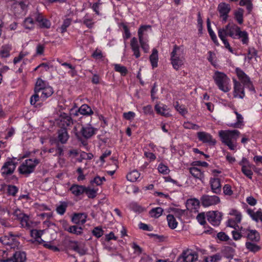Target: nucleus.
Segmentation results:
<instances>
[{
	"instance_id": "nucleus-38",
	"label": "nucleus",
	"mask_w": 262,
	"mask_h": 262,
	"mask_svg": "<svg viewBox=\"0 0 262 262\" xmlns=\"http://www.w3.org/2000/svg\"><path fill=\"white\" fill-rule=\"evenodd\" d=\"M163 212V209L161 207H156L150 210L149 214L152 217L158 218L162 215Z\"/></svg>"
},
{
	"instance_id": "nucleus-2",
	"label": "nucleus",
	"mask_w": 262,
	"mask_h": 262,
	"mask_svg": "<svg viewBox=\"0 0 262 262\" xmlns=\"http://www.w3.org/2000/svg\"><path fill=\"white\" fill-rule=\"evenodd\" d=\"M185 61L184 48L174 45L170 53V61L173 69L178 71L184 64Z\"/></svg>"
},
{
	"instance_id": "nucleus-42",
	"label": "nucleus",
	"mask_w": 262,
	"mask_h": 262,
	"mask_svg": "<svg viewBox=\"0 0 262 262\" xmlns=\"http://www.w3.org/2000/svg\"><path fill=\"white\" fill-rule=\"evenodd\" d=\"M11 49V47L9 45L3 46L2 49L0 51V56L3 58L9 56Z\"/></svg>"
},
{
	"instance_id": "nucleus-39",
	"label": "nucleus",
	"mask_w": 262,
	"mask_h": 262,
	"mask_svg": "<svg viewBox=\"0 0 262 262\" xmlns=\"http://www.w3.org/2000/svg\"><path fill=\"white\" fill-rule=\"evenodd\" d=\"M23 25L25 29L32 30L34 27V21L32 17H28L25 19Z\"/></svg>"
},
{
	"instance_id": "nucleus-22",
	"label": "nucleus",
	"mask_w": 262,
	"mask_h": 262,
	"mask_svg": "<svg viewBox=\"0 0 262 262\" xmlns=\"http://www.w3.org/2000/svg\"><path fill=\"white\" fill-rule=\"evenodd\" d=\"M70 190L74 195L78 196L84 193L85 191V187L83 185L73 184L70 187Z\"/></svg>"
},
{
	"instance_id": "nucleus-20",
	"label": "nucleus",
	"mask_w": 262,
	"mask_h": 262,
	"mask_svg": "<svg viewBox=\"0 0 262 262\" xmlns=\"http://www.w3.org/2000/svg\"><path fill=\"white\" fill-rule=\"evenodd\" d=\"M86 217L87 215L85 213H74L72 218V222L76 224L83 225L85 223Z\"/></svg>"
},
{
	"instance_id": "nucleus-32",
	"label": "nucleus",
	"mask_w": 262,
	"mask_h": 262,
	"mask_svg": "<svg viewBox=\"0 0 262 262\" xmlns=\"http://www.w3.org/2000/svg\"><path fill=\"white\" fill-rule=\"evenodd\" d=\"M189 172L195 178L202 180L204 177L203 173L201 171L200 169L196 167H190L189 168Z\"/></svg>"
},
{
	"instance_id": "nucleus-56",
	"label": "nucleus",
	"mask_w": 262,
	"mask_h": 262,
	"mask_svg": "<svg viewBox=\"0 0 262 262\" xmlns=\"http://www.w3.org/2000/svg\"><path fill=\"white\" fill-rule=\"evenodd\" d=\"M42 234V230H38L36 229H34L31 230V235L32 237L34 238V240H36L37 239H38L39 237H41Z\"/></svg>"
},
{
	"instance_id": "nucleus-49",
	"label": "nucleus",
	"mask_w": 262,
	"mask_h": 262,
	"mask_svg": "<svg viewBox=\"0 0 262 262\" xmlns=\"http://www.w3.org/2000/svg\"><path fill=\"white\" fill-rule=\"evenodd\" d=\"M115 70L116 71L121 73L122 75H125L127 73V70L124 66H121L120 64H116L115 65Z\"/></svg>"
},
{
	"instance_id": "nucleus-41",
	"label": "nucleus",
	"mask_w": 262,
	"mask_h": 262,
	"mask_svg": "<svg viewBox=\"0 0 262 262\" xmlns=\"http://www.w3.org/2000/svg\"><path fill=\"white\" fill-rule=\"evenodd\" d=\"M167 220L168 226L171 229H173L177 227L178 223L173 215L168 214L167 216Z\"/></svg>"
},
{
	"instance_id": "nucleus-48",
	"label": "nucleus",
	"mask_w": 262,
	"mask_h": 262,
	"mask_svg": "<svg viewBox=\"0 0 262 262\" xmlns=\"http://www.w3.org/2000/svg\"><path fill=\"white\" fill-rule=\"evenodd\" d=\"M89 198L94 199L96 197L97 191L94 189H91L90 187H85V191L84 192Z\"/></svg>"
},
{
	"instance_id": "nucleus-46",
	"label": "nucleus",
	"mask_w": 262,
	"mask_h": 262,
	"mask_svg": "<svg viewBox=\"0 0 262 262\" xmlns=\"http://www.w3.org/2000/svg\"><path fill=\"white\" fill-rule=\"evenodd\" d=\"M92 233L94 236L97 238L101 237L104 231L102 230L101 227L98 226L95 227L92 231Z\"/></svg>"
},
{
	"instance_id": "nucleus-21",
	"label": "nucleus",
	"mask_w": 262,
	"mask_h": 262,
	"mask_svg": "<svg viewBox=\"0 0 262 262\" xmlns=\"http://www.w3.org/2000/svg\"><path fill=\"white\" fill-rule=\"evenodd\" d=\"M16 235L9 232L8 235H5L0 238L1 243L5 245L11 246L16 242L15 237Z\"/></svg>"
},
{
	"instance_id": "nucleus-60",
	"label": "nucleus",
	"mask_w": 262,
	"mask_h": 262,
	"mask_svg": "<svg viewBox=\"0 0 262 262\" xmlns=\"http://www.w3.org/2000/svg\"><path fill=\"white\" fill-rule=\"evenodd\" d=\"M183 126L184 128L187 129H193L198 130L199 128V126L198 125L191 123L189 122H184Z\"/></svg>"
},
{
	"instance_id": "nucleus-37",
	"label": "nucleus",
	"mask_w": 262,
	"mask_h": 262,
	"mask_svg": "<svg viewBox=\"0 0 262 262\" xmlns=\"http://www.w3.org/2000/svg\"><path fill=\"white\" fill-rule=\"evenodd\" d=\"M63 244L64 245L68 246L69 248L73 250L74 251L76 252L78 251L79 246L77 245V242L70 241L68 239H65L63 241Z\"/></svg>"
},
{
	"instance_id": "nucleus-3",
	"label": "nucleus",
	"mask_w": 262,
	"mask_h": 262,
	"mask_svg": "<svg viewBox=\"0 0 262 262\" xmlns=\"http://www.w3.org/2000/svg\"><path fill=\"white\" fill-rule=\"evenodd\" d=\"M39 162V160L36 158L27 159L19 166L18 171L20 173L28 176L34 171L36 166Z\"/></svg>"
},
{
	"instance_id": "nucleus-57",
	"label": "nucleus",
	"mask_w": 262,
	"mask_h": 262,
	"mask_svg": "<svg viewBox=\"0 0 262 262\" xmlns=\"http://www.w3.org/2000/svg\"><path fill=\"white\" fill-rule=\"evenodd\" d=\"M222 141L225 143L226 145L228 146L229 149L231 150H234L236 146L234 144V143L232 142L231 140L227 139V140L225 138H221Z\"/></svg>"
},
{
	"instance_id": "nucleus-4",
	"label": "nucleus",
	"mask_w": 262,
	"mask_h": 262,
	"mask_svg": "<svg viewBox=\"0 0 262 262\" xmlns=\"http://www.w3.org/2000/svg\"><path fill=\"white\" fill-rule=\"evenodd\" d=\"M213 79L219 89L224 92H228L230 90L229 83L230 79L224 73L216 71L213 76Z\"/></svg>"
},
{
	"instance_id": "nucleus-43",
	"label": "nucleus",
	"mask_w": 262,
	"mask_h": 262,
	"mask_svg": "<svg viewBox=\"0 0 262 262\" xmlns=\"http://www.w3.org/2000/svg\"><path fill=\"white\" fill-rule=\"evenodd\" d=\"M218 35L221 40L223 41L225 47L231 53H233L232 48L230 47V44L226 38V36H223L222 34V32H218Z\"/></svg>"
},
{
	"instance_id": "nucleus-50",
	"label": "nucleus",
	"mask_w": 262,
	"mask_h": 262,
	"mask_svg": "<svg viewBox=\"0 0 262 262\" xmlns=\"http://www.w3.org/2000/svg\"><path fill=\"white\" fill-rule=\"evenodd\" d=\"M259 212H262L261 209L258 210L256 212H254L252 210L248 209V214L250 215V216L252 217V219L257 222L259 220V218L261 216L259 213H258Z\"/></svg>"
},
{
	"instance_id": "nucleus-34",
	"label": "nucleus",
	"mask_w": 262,
	"mask_h": 262,
	"mask_svg": "<svg viewBox=\"0 0 262 262\" xmlns=\"http://www.w3.org/2000/svg\"><path fill=\"white\" fill-rule=\"evenodd\" d=\"M78 112L84 115H91L93 114L91 108L87 104L82 105L78 109Z\"/></svg>"
},
{
	"instance_id": "nucleus-64",
	"label": "nucleus",
	"mask_w": 262,
	"mask_h": 262,
	"mask_svg": "<svg viewBox=\"0 0 262 262\" xmlns=\"http://www.w3.org/2000/svg\"><path fill=\"white\" fill-rule=\"evenodd\" d=\"M217 238L222 241H227L229 238V236L223 232H220L217 234Z\"/></svg>"
},
{
	"instance_id": "nucleus-6",
	"label": "nucleus",
	"mask_w": 262,
	"mask_h": 262,
	"mask_svg": "<svg viewBox=\"0 0 262 262\" xmlns=\"http://www.w3.org/2000/svg\"><path fill=\"white\" fill-rule=\"evenodd\" d=\"M201 202L203 206L205 207L214 206L220 202V199L216 195H203L201 199Z\"/></svg>"
},
{
	"instance_id": "nucleus-11",
	"label": "nucleus",
	"mask_w": 262,
	"mask_h": 262,
	"mask_svg": "<svg viewBox=\"0 0 262 262\" xmlns=\"http://www.w3.org/2000/svg\"><path fill=\"white\" fill-rule=\"evenodd\" d=\"M230 9V5L225 3H222L219 5L217 10L220 13V17L222 18L224 22L226 21Z\"/></svg>"
},
{
	"instance_id": "nucleus-25",
	"label": "nucleus",
	"mask_w": 262,
	"mask_h": 262,
	"mask_svg": "<svg viewBox=\"0 0 262 262\" xmlns=\"http://www.w3.org/2000/svg\"><path fill=\"white\" fill-rule=\"evenodd\" d=\"M155 109L157 113L162 116L164 117H169L170 116L168 108L165 105L162 104V105H160L159 104H156L155 106Z\"/></svg>"
},
{
	"instance_id": "nucleus-15",
	"label": "nucleus",
	"mask_w": 262,
	"mask_h": 262,
	"mask_svg": "<svg viewBox=\"0 0 262 262\" xmlns=\"http://www.w3.org/2000/svg\"><path fill=\"white\" fill-rule=\"evenodd\" d=\"M198 138L200 141L203 143H208L210 145H214L216 143V141L212 136L206 132H200L197 133Z\"/></svg>"
},
{
	"instance_id": "nucleus-1",
	"label": "nucleus",
	"mask_w": 262,
	"mask_h": 262,
	"mask_svg": "<svg viewBox=\"0 0 262 262\" xmlns=\"http://www.w3.org/2000/svg\"><path fill=\"white\" fill-rule=\"evenodd\" d=\"M222 32L224 36H229L233 39H241L243 44H248V34L246 31H241V28L233 23H229L225 27L219 29L218 32Z\"/></svg>"
},
{
	"instance_id": "nucleus-58",
	"label": "nucleus",
	"mask_w": 262,
	"mask_h": 262,
	"mask_svg": "<svg viewBox=\"0 0 262 262\" xmlns=\"http://www.w3.org/2000/svg\"><path fill=\"white\" fill-rule=\"evenodd\" d=\"M18 191V188L14 185H9L7 192L9 194L14 196Z\"/></svg>"
},
{
	"instance_id": "nucleus-33",
	"label": "nucleus",
	"mask_w": 262,
	"mask_h": 262,
	"mask_svg": "<svg viewBox=\"0 0 262 262\" xmlns=\"http://www.w3.org/2000/svg\"><path fill=\"white\" fill-rule=\"evenodd\" d=\"M64 230L71 233L79 235L82 234L83 229L81 227L74 225L71 226L68 228H65Z\"/></svg>"
},
{
	"instance_id": "nucleus-59",
	"label": "nucleus",
	"mask_w": 262,
	"mask_h": 262,
	"mask_svg": "<svg viewBox=\"0 0 262 262\" xmlns=\"http://www.w3.org/2000/svg\"><path fill=\"white\" fill-rule=\"evenodd\" d=\"M257 55V51L254 48H249L248 49V54L245 59H248L249 60H251L253 57Z\"/></svg>"
},
{
	"instance_id": "nucleus-14",
	"label": "nucleus",
	"mask_w": 262,
	"mask_h": 262,
	"mask_svg": "<svg viewBox=\"0 0 262 262\" xmlns=\"http://www.w3.org/2000/svg\"><path fill=\"white\" fill-rule=\"evenodd\" d=\"M16 167V163L12 160L5 162L3 166L1 171L2 175L11 174L14 171Z\"/></svg>"
},
{
	"instance_id": "nucleus-62",
	"label": "nucleus",
	"mask_w": 262,
	"mask_h": 262,
	"mask_svg": "<svg viewBox=\"0 0 262 262\" xmlns=\"http://www.w3.org/2000/svg\"><path fill=\"white\" fill-rule=\"evenodd\" d=\"M159 171L163 174H167L169 172V169L168 167L162 163H160L158 166Z\"/></svg>"
},
{
	"instance_id": "nucleus-55",
	"label": "nucleus",
	"mask_w": 262,
	"mask_h": 262,
	"mask_svg": "<svg viewBox=\"0 0 262 262\" xmlns=\"http://www.w3.org/2000/svg\"><path fill=\"white\" fill-rule=\"evenodd\" d=\"M200 201L199 200L196 199H190L187 200L186 206H189L191 205L192 206H193V209H195L199 206Z\"/></svg>"
},
{
	"instance_id": "nucleus-9",
	"label": "nucleus",
	"mask_w": 262,
	"mask_h": 262,
	"mask_svg": "<svg viewBox=\"0 0 262 262\" xmlns=\"http://www.w3.org/2000/svg\"><path fill=\"white\" fill-rule=\"evenodd\" d=\"M150 25H144L140 27L138 31V34L139 36V40L142 49L143 50L144 52L147 53L149 50V46L147 43L146 39H144L143 36V33L144 31L147 30V28H150Z\"/></svg>"
},
{
	"instance_id": "nucleus-51",
	"label": "nucleus",
	"mask_w": 262,
	"mask_h": 262,
	"mask_svg": "<svg viewBox=\"0 0 262 262\" xmlns=\"http://www.w3.org/2000/svg\"><path fill=\"white\" fill-rule=\"evenodd\" d=\"M221 259L220 254H215L212 256H209L205 259L206 262H218Z\"/></svg>"
},
{
	"instance_id": "nucleus-7",
	"label": "nucleus",
	"mask_w": 262,
	"mask_h": 262,
	"mask_svg": "<svg viewBox=\"0 0 262 262\" xmlns=\"http://www.w3.org/2000/svg\"><path fill=\"white\" fill-rule=\"evenodd\" d=\"M237 76L244 85L249 89L250 91H254L253 85L250 81V78L241 69L237 68L235 70Z\"/></svg>"
},
{
	"instance_id": "nucleus-52",
	"label": "nucleus",
	"mask_w": 262,
	"mask_h": 262,
	"mask_svg": "<svg viewBox=\"0 0 262 262\" xmlns=\"http://www.w3.org/2000/svg\"><path fill=\"white\" fill-rule=\"evenodd\" d=\"M174 107L178 112H179L182 115L184 116L187 113V109L182 105H180L178 102H176Z\"/></svg>"
},
{
	"instance_id": "nucleus-44",
	"label": "nucleus",
	"mask_w": 262,
	"mask_h": 262,
	"mask_svg": "<svg viewBox=\"0 0 262 262\" xmlns=\"http://www.w3.org/2000/svg\"><path fill=\"white\" fill-rule=\"evenodd\" d=\"M251 165L247 167L243 165L241 169L242 172L244 173V174L250 179H252L253 174L252 171L251 169Z\"/></svg>"
},
{
	"instance_id": "nucleus-40",
	"label": "nucleus",
	"mask_w": 262,
	"mask_h": 262,
	"mask_svg": "<svg viewBox=\"0 0 262 262\" xmlns=\"http://www.w3.org/2000/svg\"><path fill=\"white\" fill-rule=\"evenodd\" d=\"M246 247L249 251L255 253L260 249V247L250 242L246 243Z\"/></svg>"
},
{
	"instance_id": "nucleus-29",
	"label": "nucleus",
	"mask_w": 262,
	"mask_h": 262,
	"mask_svg": "<svg viewBox=\"0 0 262 262\" xmlns=\"http://www.w3.org/2000/svg\"><path fill=\"white\" fill-rule=\"evenodd\" d=\"M247 238L252 242H257L260 239V235L255 230H249L247 234Z\"/></svg>"
},
{
	"instance_id": "nucleus-61",
	"label": "nucleus",
	"mask_w": 262,
	"mask_h": 262,
	"mask_svg": "<svg viewBox=\"0 0 262 262\" xmlns=\"http://www.w3.org/2000/svg\"><path fill=\"white\" fill-rule=\"evenodd\" d=\"M40 93H35L34 92V95H33L30 98V103L32 105H34L35 103L39 101L40 98Z\"/></svg>"
},
{
	"instance_id": "nucleus-47",
	"label": "nucleus",
	"mask_w": 262,
	"mask_h": 262,
	"mask_svg": "<svg viewBox=\"0 0 262 262\" xmlns=\"http://www.w3.org/2000/svg\"><path fill=\"white\" fill-rule=\"evenodd\" d=\"M239 4L241 6H246L248 13H250L252 9V4L251 0H241Z\"/></svg>"
},
{
	"instance_id": "nucleus-54",
	"label": "nucleus",
	"mask_w": 262,
	"mask_h": 262,
	"mask_svg": "<svg viewBox=\"0 0 262 262\" xmlns=\"http://www.w3.org/2000/svg\"><path fill=\"white\" fill-rule=\"evenodd\" d=\"M71 19L70 18H67L64 20L62 25H61L60 29L62 33L67 31V28L71 25Z\"/></svg>"
},
{
	"instance_id": "nucleus-19",
	"label": "nucleus",
	"mask_w": 262,
	"mask_h": 262,
	"mask_svg": "<svg viewBox=\"0 0 262 262\" xmlns=\"http://www.w3.org/2000/svg\"><path fill=\"white\" fill-rule=\"evenodd\" d=\"M35 19L36 21L38 23L39 26L41 28H49L51 26V23L49 20L44 18L43 16L39 13L35 14Z\"/></svg>"
},
{
	"instance_id": "nucleus-23",
	"label": "nucleus",
	"mask_w": 262,
	"mask_h": 262,
	"mask_svg": "<svg viewBox=\"0 0 262 262\" xmlns=\"http://www.w3.org/2000/svg\"><path fill=\"white\" fill-rule=\"evenodd\" d=\"M60 119L61 125L63 126L62 128H66L73 124L71 117L66 113H62L60 116Z\"/></svg>"
},
{
	"instance_id": "nucleus-24",
	"label": "nucleus",
	"mask_w": 262,
	"mask_h": 262,
	"mask_svg": "<svg viewBox=\"0 0 262 262\" xmlns=\"http://www.w3.org/2000/svg\"><path fill=\"white\" fill-rule=\"evenodd\" d=\"M130 47L136 58H139L140 56L139 46L138 44V40L136 37H133L131 39Z\"/></svg>"
},
{
	"instance_id": "nucleus-17",
	"label": "nucleus",
	"mask_w": 262,
	"mask_h": 262,
	"mask_svg": "<svg viewBox=\"0 0 262 262\" xmlns=\"http://www.w3.org/2000/svg\"><path fill=\"white\" fill-rule=\"evenodd\" d=\"M96 130V129L93 127L91 125L88 124L86 126H82L80 133L84 138L89 139L95 134Z\"/></svg>"
},
{
	"instance_id": "nucleus-53",
	"label": "nucleus",
	"mask_w": 262,
	"mask_h": 262,
	"mask_svg": "<svg viewBox=\"0 0 262 262\" xmlns=\"http://www.w3.org/2000/svg\"><path fill=\"white\" fill-rule=\"evenodd\" d=\"M207 27L208 33L209 34V35L210 36V37L211 38V39L216 45L218 46L219 45V43L217 41V37L216 36L215 34L212 30L211 26H208Z\"/></svg>"
},
{
	"instance_id": "nucleus-31",
	"label": "nucleus",
	"mask_w": 262,
	"mask_h": 262,
	"mask_svg": "<svg viewBox=\"0 0 262 262\" xmlns=\"http://www.w3.org/2000/svg\"><path fill=\"white\" fill-rule=\"evenodd\" d=\"M158 52L156 49H154L152 53L149 56V60L152 68L157 67L158 61Z\"/></svg>"
},
{
	"instance_id": "nucleus-13",
	"label": "nucleus",
	"mask_w": 262,
	"mask_h": 262,
	"mask_svg": "<svg viewBox=\"0 0 262 262\" xmlns=\"http://www.w3.org/2000/svg\"><path fill=\"white\" fill-rule=\"evenodd\" d=\"M240 132L237 130H221L219 132V135L221 138H225L232 140L236 139L239 137Z\"/></svg>"
},
{
	"instance_id": "nucleus-30",
	"label": "nucleus",
	"mask_w": 262,
	"mask_h": 262,
	"mask_svg": "<svg viewBox=\"0 0 262 262\" xmlns=\"http://www.w3.org/2000/svg\"><path fill=\"white\" fill-rule=\"evenodd\" d=\"M49 86V85L47 84L45 81L40 78H38L35 84L34 92L40 93L42 90H43L44 89Z\"/></svg>"
},
{
	"instance_id": "nucleus-35",
	"label": "nucleus",
	"mask_w": 262,
	"mask_h": 262,
	"mask_svg": "<svg viewBox=\"0 0 262 262\" xmlns=\"http://www.w3.org/2000/svg\"><path fill=\"white\" fill-rule=\"evenodd\" d=\"M140 173L136 170H134L128 173L126 176V179L130 182H135L140 177Z\"/></svg>"
},
{
	"instance_id": "nucleus-8",
	"label": "nucleus",
	"mask_w": 262,
	"mask_h": 262,
	"mask_svg": "<svg viewBox=\"0 0 262 262\" xmlns=\"http://www.w3.org/2000/svg\"><path fill=\"white\" fill-rule=\"evenodd\" d=\"M207 220L213 226H219L222 220V214L218 211H209L206 214Z\"/></svg>"
},
{
	"instance_id": "nucleus-28",
	"label": "nucleus",
	"mask_w": 262,
	"mask_h": 262,
	"mask_svg": "<svg viewBox=\"0 0 262 262\" xmlns=\"http://www.w3.org/2000/svg\"><path fill=\"white\" fill-rule=\"evenodd\" d=\"M54 93L53 88L49 86L42 90L40 93V99L43 101L50 97Z\"/></svg>"
},
{
	"instance_id": "nucleus-63",
	"label": "nucleus",
	"mask_w": 262,
	"mask_h": 262,
	"mask_svg": "<svg viewBox=\"0 0 262 262\" xmlns=\"http://www.w3.org/2000/svg\"><path fill=\"white\" fill-rule=\"evenodd\" d=\"M223 191L225 195H231L233 193L231 187L229 184H226L223 187Z\"/></svg>"
},
{
	"instance_id": "nucleus-10",
	"label": "nucleus",
	"mask_w": 262,
	"mask_h": 262,
	"mask_svg": "<svg viewBox=\"0 0 262 262\" xmlns=\"http://www.w3.org/2000/svg\"><path fill=\"white\" fill-rule=\"evenodd\" d=\"M26 260V254L25 252L18 251H16L12 257L6 259H2V262H25Z\"/></svg>"
},
{
	"instance_id": "nucleus-16",
	"label": "nucleus",
	"mask_w": 262,
	"mask_h": 262,
	"mask_svg": "<svg viewBox=\"0 0 262 262\" xmlns=\"http://www.w3.org/2000/svg\"><path fill=\"white\" fill-rule=\"evenodd\" d=\"M234 82V96L239 98H243L245 96L244 89L243 85L235 79H233Z\"/></svg>"
},
{
	"instance_id": "nucleus-12",
	"label": "nucleus",
	"mask_w": 262,
	"mask_h": 262,
	"mask_svg": "<svg viewBox=\"0 0 262 262\" xmlns=\"http://www.w3.org/2000/svg\"><path fill=\"white\" fill-rule=\"evenodd\" d=\"M13 215L15 216L14 219L19 220L22 226H29L28 223L29 217L26 214H24L20 210L16 209L13 213Z\"/></svg>"
},
{
	"instance_id": "nucleus-45",
	"label": "nucleus",
	"mask_w": 262,
	"mask_h": 262,
	"mask_svg": "<svg viewBox=\"0 0 262 262\" xmlns=\"http://www.w3.org/2000/svg\"><path fill=\"white\" fill-rule=\"evenodd\" d=\"M68 204L66 202H61L59 206L56 208L57 212L60 215H63L67 209Z\"/></svg>"
},
{
	"instance_id": "nucleus-36",
	"label": "nucleus",
	"mask_w": 262,
	"mask_h": 262,
	"mask_svg": "<svg viewBox=\"0 0 262 262\" xmlns=\"http://www.w3.org/2000/svg\"><path fill=\"white\" fill-rule=\"evenodd\" d=\"M244 9L242 8H238L237 11L234 12V18L237 23L241 25L243 23V14Z\"/></svg>"
},
{
	"instance_id": "nucleus-18",
	"label": "nucleus",
	"mask_w": 262,
	"mask_h": 262,
	"mask_svg": "<svg viewBox=\"0 0 262 262\" xmlns=\"http://www.w3.org/2000/svg\"><path fill=\"white\" fill-rule=\"evenodd\" d=\"M209 182L212 191L216 194L220 193L221 192L220 179L217 178H211Z\"/></svg>"
},
{
	"instance_id": "nucleus-5",
	"label": "nucleus",
	"mask_w": 262,
	"mask_h": 262,
	"mask_svg": "<svg viewBox=\"0 0 262 262\" xmlns=\"http://www.w3.org/2000/svg\"><path fill=\"white\" fill-rule=\"evenodd\" d=\"M198 259V254L188 249L183 251L178 257L177 262H195Z\"/></svg>"
},
{
	"instance_id": "nucleus-26",
	"label": "nucleus",
	"mask_w": 262,
	"mask_h": 262,
	"mask_svg": "<svg viewBox=\"0 0 262 262\" xmlns=\"http://www.w3.org/2000/svg\"><path fill=\"white\" fill-rule=\"evenodd\" d=\"M69 138L67 129L61 128L58 132V140L62 144L67 142Z\"/></svg>"
},
{
	"instance_id": "nucleus-27",
	"label": "nucleus",
	"mask_w": 262,
	"mask_h": 262,
	"mask_svg": "<svg viewBox=\"0 0 262 262\" xmlns=\"http://www.w3.org/2000/svg\"><path fill=\"white\" fill-rule=\"evenodd\" d=\"M234 113L236 116V122L233 123H231L229 125L230 126L235 128H241L244 126V118L242 115L239 114L236 110H234Z\"/></svg>"
}]
</instances>
